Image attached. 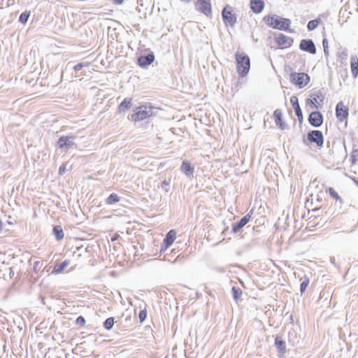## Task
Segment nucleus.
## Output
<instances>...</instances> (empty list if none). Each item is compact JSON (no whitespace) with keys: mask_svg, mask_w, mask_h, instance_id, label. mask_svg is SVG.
<instances>
[{"mask_svg":"<svg viewBox=\"0 0 358 358\" xmlns=\"http://www.w3.org/2000/svg\"><path fill=\"white\" fill-rule=\"evenodd\" d=\"M87 64H83L82 63H79L78 64H76L74 67H73V69L76 71H80L83 67L84 66H87Z\"/></svg>","mask_w":358,"mask_h":358,"instance_id":"39","label":"nucleus"},{"mask_svg":"<svg viewBox=\"0 0 358 358\" xmlns=\"http://www.w3.org/2000/svg\"><path fill=\"white\" fill-rule=\"evenodd\" d=\"M194 5L197 11L206 16L211 15L212 6L210 0H196Z\"/></svg>","mask_w":358,"mask_h":358,"instance_id":"7","label":"nucleus"},{"mask_svg":"<svg viewBox=\"0 0 358 358\" xmlns=\"http://www.w3.org/2000/svg\"><path fill=\"white\" fill-rule=\"evenodd\" d=\"M308 121L313 127H318L323 122V116L320 112L313 111L310 114Z\"/></svg>","mask_w":358,"mask_h":358,"instance_id":"13","label":"nucleus"},{"mask_svg":"<svg viewBox=\"0 0 358 358\" xmlns=\"http://www.w3.org/2000/svg\"><path fill=\"white\" fill-rule=\"evenodd\" d=\"M307 140L308 143H315L318 147H322L324 143L323 134L322 131L319 130L310 131L307 135Z\"/></svg>","mask_w":358,"mask_h":358,"instance_id":"8","label":"nucleus"},{"mask_svg":"<svg viewBox=\"0 0 358 358\" xmlns=\"http://www.w3.org/2000/svg\"><path fill=\"white\" fill-rule=\"evenodd\" d=\"M310 203V206H308V212L310 213V207H313V202H310V203Z\"/></svg>","mask_w":358,"mask_h":358,"instance_id":"45","label":"nucleus"},{"mask_svg":"<svg viewBox=\"0 0 358 358\" xmlns=\"http://www.w3.org/2000/svg\"><path fill=\"white\" fill-rule=\"evenodd\" d=\"M176 231L172 229L170 230L165 236L163 242L160 247V252H164L168 248H169L176 239Z\"/></svg>","mask_w":358,"mask_h":358,"instance_id":"10","label":"nucleus"},{"mask_svg":"<svg viewBox=\"0 0 358 358\" xmlns=\"http://www.w3.org/2000/svg\"><path fill=\"white\" fill-rule=\"evenodd\" d=\"M324 97L320 93H315L311 95V99H308L307 102L312 108H317L323 103Z\"/></svg>","mask_w":358,"mask_h":358,"instance_id":"14","label":"nucleus"},{"mask_svg":"<svg viewBox=\"0 0 358 358\" xmlns=\"http://www.w3.org/2000/svg\"><path fill=\"white\" fill-rule=\"evenodd\" d=\"M235 59L237 73L240 76L245 77L250 69V60L248 55L243 52H236Z\"/></svg>","mask_w":358,"mask_h":358,"instance_id":"2","label":"nucleus"},{"mask_svg":"<svg viewBox=\"0 0 358 358\" xmlns=\"http://www.w3.org/2000/svg\"><path fill=\"white\" fill-rule=\"evenodd\" d=\"M348 108L340 101L337 103L336 107V115L339 122L345 121L348 117Z\"/></svg>","mask_w":358,"mask_h":358,"instance_id":"9","label":"nucleus"},{"mask_svg":"<svg viewBox=\"0 0 358 358\" xmlns=\"http://www.w3.org/2000/svg\"><path fill=\"white\" fill-rule=\"evenodd\" d=\"M2 227H3V222L2 221L0 220V232L2 230Z\"/></svg>","mask_w":358,"mask_h":358,"instance_id":"46","label":"nucleus"},{"mask_svg":"<svg viewBox=\"0 0 358 358\" xmlns=\"http://www.w3.org/2000/svg\"><path fill=\"white\" fill-rule=\"evenodd\" d=\"M358 159V149L353 150L350 156V161L352 164H355Z\"/></svg>","mask_w":358,"mask_h":358,"instance_id":"33","label":"nucleus"},{"mask_svg":"<svg viewBox=\"0 0 358 358\" xmlns=\"http://www.w3.org/2000/svg\"><path fill=\"white\" fill-rule=\"evenodd\" d=\"M319 24L318 20H313L308 22L307 27L308 30L312 31L315 29Z\"/></svg>","mask_w":358,"mask_h":358,"instance_id":"32","label":"nucleus"},{"mask_svg":"<svg viewBox=\"0 0 358 358\" xmlns=\"http://www.w3.org/2000/svg\"><path fill=\"white\" fill-rule=\"evenodd\" d=\"M319 209H320V208H318V207H313L311 209V211L315 212V211H317Z\"/></svg>","mask_w":358,"mask_h":358,"instance_id":"43","label":"nucleus"},{"mask_svg":"<svg viewBox=\"0 0 358 358\" xmlns=\"http://www.w3.org/2000/svg\"><path fill=\"white\" fill-rule=\"evenodd\" d=\"M89 247H84V245L76 246V250L73 251V255L76 257H80L84 252H89Z\"/></svg>","mask_w":358,"mask_h":358,"instance_id":"25","label":"nucleus"},{"mask_svg":"<svg viewBox=\"0 0 358 358\" xmlns=\"http://www.w3.org/2000/svg\"><path fill=\"white\" fill-rule=\"evenodd\" d=\"M180 169L187 176H192L194 173V168L187 161L182 162Z\"/></svg>","mask_w":358,"mask_h":358,"instance_id":"21","label":"nucleus"},{"mask_svg":"<svg viewBox=\"0 0 358 358\" xmlns=\"http://www.w3.org/2000/svg\"><path fill=\"white\" fill-rule=\"evenodd\" d=\"M52 234H54L57 241H61L63 239L64 234L61 226H54L52 229Z\"/></svg>","mask_w":358,"mask_h":358,"instance_id":"23","label":"nucleus"},{"mask_svg":"<svg viewBox=\"0 0 358 358\" xmlns=\"http://www.w3.org/2000/svg\"><path fill=\"white\" fill-rule=\"evenodd\" d=\"M254 209L252 208L250 211L244 215L239 221L232 224L231 231L233 233H237L249 222L251 215L253 213Z\"/></svg>","mask_w":358,"mask_h":358,"instance_id":"11","label":"nucleus"},{"mask_svg":"<svg viewBox=\"0 0 358 358\" xmlns=\"http://www.w3.org/2000/svg\"><path fill=\"white\" fill-rule=\"evenodd\" d=\"M66 171V165L63 164L62 165L59 169V173L60 175H62Z\"/></svg>","mask_w":358,"mask_h":358,"instance_id":"40","label":"nucleus"},{"mask_svg":"<svg viewBox=\"0 0 358 358\" xmlns=\"http://www.w3.org/2000/svg\"><path fill=\"white\" fill-rule=\"evenodd\" d=\"M326 191L329 194L331 199L336 201L341 199L338 193L333 187H329Z\"/></svg>","mask_w":358,"mask_h":358,"instance_id":"29","label":"nucleus"},{"mask_svg":"<svg viewBox=\"0 0 358 358\" xmlns=\"http://www.w3.org/2000/svg\"><path fill=\"white\" fill-rule=\"evenodd\" d=\"M290 103L295 111L296 115L297 116L299 121L301 122L303 121V114L300 108L298 98L296 96H292L290 98Z\"/></svg>","mask_w":358,"mask_h":358,"instance_id":"15","label":"nucleus"},{"mask_svg":"<svg viewBox=\"0 0 358 358\" xmlns=\"http://www.w3.org/2000/svg\"><path fill=\"white\" fill-rule=\"evenodd\" d=\"M330 262L331 264H335V258L334 257H330Z\"/></svg>","mask_w":358,"mask_h":358,"instance_id":"44","label":"nucleus"},{"mask_svg":"<svg viewBox=\"0 0 358 358\" xmlns=\"http://www.w3.org/2000/svg\"><path fill=\"white\" fill-rule=\"evenodd\" d=\"M275 346L280 355H284L286 351L285 341L280 336L275 338Z\"/></svg>","mask_w":358,"mask_h":358,"instance_id":"20","label":"nucleus"},{"mask_svg":"<svg viewBox=\"0 0 358 358\" xmlns=\"http://www.w3.org/2000/svg\"><path fill=\"white\" fill-rule=\"evenodd\" d=\"M273 42L275 49H287L290 48L294 43V39L283 34L279 33L273 35Z\"/></svg>","mask_w":358,"mask_h":358,"instance_id":"4","label":"nucleus"},{"mask_svg":"<svg viewBox=\"0 0 358 358\" xmlns=\"http://www.w3.org/2000/svg\"><path fill=\"white\" fill-rule=\"evenodd\" d=\"M114 326V317H110L107 318L103 322V327L106 330H110Z\"/></svg>","mask_w":358,"mask_h":358,"instance_id":"30","label":"nucleus"},{"mask_svg":"<svg viewBox=\"0 0 358 358\" xmlns=\"http://www.w3.org/2000/svg\"><path fill=\"white\" fill-rule=\"evenodd\" d=\"M119 201V197L117 196V195H116L115 194H112L108 197V201Z\"/></svg>","mask_w":358,"mask_h":358,"instance_id":"38","label":"nucleus"},{"mask_svg":"<svg viewBox=\"0 0 358 358\" xmlns=\"http://www.w3.org/2000/svg\"><path fill=\"white\" fill-rule=\"evenodd\" d=\"M131 106V99L125 98L118 106L120 112L125 111Z\"/></svg>","mask_w":358,"mask_h":358,"instance_id":"24","label":"nucleus"},{"mask_svg":"<svg viewBox=\"0 0 358 358\" xmlns=\"http://www.w3.org/2000/svg\"><path fill=\"white\" fill-rule=\"evenodd\" d=\"M152 115V108L141 106L136 108L129 119L134 122H140L147 119Z\"/></svg>","mask_w":358,"mask_h":358,"instance_id":"3","label":"nucleus"},{"mask_svg":"<svg viewBox=\"0 0 358 358\" xmlns=\"http://www.w3.org/2000/svg\"><path fill=\"white\" fill-rule=\"evenodd\" d=\"M155 56L152 53L146 56H141L138 59V64L141 67H145L154 62Z\"/></svg>","mask_w":358,"mask_h":358,"instance_id":"17","label":"nucleus"},{"mask_svg":"<svg viewBox=\"0 0 358 358\" xmlns=\"http://www.w3.org/2000/svg\"><path fill=\"white\" fill-rule=\"evenodd\" d=\"M231 292L233 298L236 301L238 300L243 294L242 289L237 287H233L231 289Z\"/></svg>","mask_w":358,"mask_h":358,"instance_id":"27","label":"nucleus"},{"mask_svg":"<svg viewBox=\"0 0 358 358\" xmlns=\"http://www.w3.org/2000/svg\"><path fill=\"white\" fill-rule=\"evenodd\" d=\"M264 7L262 0H250V8L255 13H261Z\"/></svg>","mask_w":358,"mask_h":358,"instance_id":"18","label":"nucleus"},{"mask_svg":"<svg viewBox=\"0 0 358 358\" xmlns=\"http://www.w3.org/2000/svg\"><path fill=\"white\" fill-rule=\"evenodd\" d=\"M29 15H30V12H29V11L23 12L20 16V18H19L20 22L22 24H25L27 22Z\"/></svg>","mask_w":358,"mask_h":358,"instance_id":"31","label":"nucleus"},{"mask_svg":"<svg viewBox=\"0 0 358 358\" xmlns=\"http://www.w3.org/2000/svg\"><path fill=\"white\" fill-rule=\"evenodd\" d=\"M147 317V310L146 309L141 310L138 314V318L140 323H143Z\"/></svg>","mask_w":358,"mask_h":358,"instance_id":"35","label":"nucleus"},{"mask_svg":"<svg viewBox=\"0 0 358 358\" xmlns=\"http://www.w3.org/2000/svg\"><path fill=\"white\" fill-rule=\"evenodd\" d=\"M264 21L268 27L281 31L289 30L291 24L290 20L277 15H266Z\"/></svg>","mask_w":358,"mask_h":358,"instance_id":"1","label":"nucleus"},{"mask_svg":"<svg viewBox=\"0 0 358 358\" xmlns=\"http://www.w3.org/2000/svg\"><path fill=\"white\" fill-rule=\"evenodd\" d=\"M223 22L227 27H233L237 21L234 9L230 6H225L222 11Z\"/></svg>","mask_w":358,"mask_h":358,"instance_id":"6","label":"nucleus"},{"mask_svg":"<svg viewBox=\"0 0 358 358\" xmlns=\"http://www.w3.org/2000/svg\"><path fill=\"white\" fill-rule=\"evenodd\" d=\"M309 282V278L306 275H304L303 281L300 284V292L301 294L306 292L308 286Z\"/></svg>","mask_w":358,"mask_h":358,"instance_id":"28","label":"nucleus"},{"mask_svg":"<svg viewBox=\"0 0 358 358\" xmlns=\"http://www.w3.org/2000/svg\"><path fill=\"white\" fill-rule=\"evenodd\" d=\"M299 48L301 50L310 52V54L316 53V48L313 41L310 39L301 40Z\"/></svg>","mask_w":358,"mask_h":358,"instance_id":"12","label":"nucleus"},{"mask_svg":"<svg viewBox=\"0 0 358 358\" xmlns=\"http://www.w3.org/2000/svg\"><path fill=\"white\" fill-rule=\"evenodd\" d=\"M44 268H43V264L40 261H36L34 263L33 270L35 272H38L40 271H43Z\"/></svg>","mask_w":358,"mask_h":358,"instance_id":"34","label":"nucleus"},{"mask_svg":"<svg viewBox=\"0 0 358 358\" xmlns=\"http://www.w3.org/2000/svg\"><path fill=\"white\" fill-rule=\"evenodd\" d=\"M15 275L14 270L12 267L9 268V276L10 278H12Z\"/></svg>","mask_w":358,"mask_h":358,"instance_id":"41","label":"nucleus"},{"mask_svg":"<svg viewBox=\"0 0 358 358\" xmlns=\"http://www.w3.org/2000/svg\"><path fill=\"white\" fill-rule=\"evenodd\" d=\"M292 83L299 88L306 87L310 80V76L306 73L294 72L290 74Z\"/></svg>","mask_w":358,"mask_h":358,"instance_id":"5","label":"nucleus"},{"mask_svg":"<svg viewBox=\"0 0 358 358\" xmlns=\"http://www.w3.org/2000/svg\"><path fill=\"white\" fill-rule=\"evenodd\" d=\"M76 324L80 327H83L85 324V319L83 316L80 315L76 320Z\"/></svg>","mask_w":358,"mask_h":358,"instance_id":"36","label":"nucleus"},{"mask_svg":"<svg viewBox=\"0 0 358 358\" xmlns=\"http://www.w3.org/2000/svg\"><path fill=\"white\" fill-rule=\"evenodd\" d=\"M73 136H62L59 138L57 145L59 148H70L72 145Z\"/></svg>","mask_w":358,"mask_h":358,"instance_id":"19","label":"nucleus"},{"mask_svg":"<svg viewBox=\"0 0 358 358\" xmlns=\"http://www.w3.org/2000/svg\"><path fill=\"white\" fill-rule=\"evenodd\" d=\"M351 71L354 78H357L358 75V59L352 57L351 59Z\"/></svg>","mask_w":358,"mask_h":358,"instance_id":"26","label":"nucleus"},{"mask_svg":"<svg viewBox=\"0 0 358 358\" xmlns=\"http://www.w3.org/2000/svg\"><path fill=\"white\" fill-rule=\"evenodd\" d=\"M322 45L324 48V52L326 56L329 55V43L327 38H324L322 41Z\"/></svg>","mask_w":358,"mask_h":358,"instance_id":"37","label":"nucleus"},{"mask_svg":"<svg viewBox=\"0 0 358 358\" xmlns=\"http://www.w3.org/2000/svg\"><path fill=\"white\" fill-rule=\"evenodd\" d=\"M124 0H113V3L116 5L122 4Z\"/></svg>","mask_w":358,"mask_h":358,"instance_id":"42","label":"nucleus"},{"mask_svg":"<svg viewBox=\"0 0 358 358\" xmlns=\"http://www.w3.org/2000/svg\"><path fill=\"white\" fill-rule=\"evenodd\" d=\"M273 119L275 124L277 127L284 130L287 129V125L285 123L282 121V111L280 109H276L273 113Z\"/></svg>","mask_w":358,"mask_h":358,"instance_id":"16","label":"nucleus"},{"mask_svg":"<svg viewBox=\"0 0 358 358\" xmlns=\"http://www.w3.org/2000/svg\"><path fill=\"white\" fill-rule=\"evenodd\" d=\"M69 260H65L61 263L55 264L52 273L58 274L62 273L66 267L69 264Z\"/></svg>","mask_w":358,"mask_h":358,"instance_id":"22","label":"nucleus"}]
</instances>
